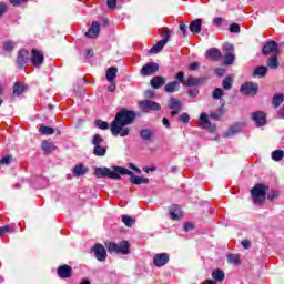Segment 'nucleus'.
Masks as SVG:
<instances>
[{
	"label": "nucleus",
	"instance_id": "nucleus-1",
	"mask_svg": "<svg viewBox=\"0 0 284 284\" xmlns=\"http://www.w3.org/2000/svg\"><path fill=\"white\" fill-rule=\"evenodd\" d=\"M136 119V113L134 111H130L126 109H121L113 122L111 123L110 130L113 136H128L130 134V129L125 128V125H132L134 120Z\"/></svg>",
	"mask_w": 284,
	"mask_h": 284
},
{
	"label": "nucleus",
	"instance_id": "nucleus-2",
	"mask_svg": "<svg viewBox=\"0 0 284 284\" xmlns=\"http://www.w3.org/2000/svg\"><path fill=\"white\" fill-rule=\"evenodd\" d=\"M94 174L98 179H103V178H108V179H121V174L125 175H132V171L123 168V166H113L112 169H108V168H97L94 171Z\"/></svg>",
	"mask_w": 284,
	"mask_h": 284
},
{
	"label": "nucleus",
	"instance_id": "nucleus-3",
	"mask_svg": "<svg viewBox=\"0 0 284 284\" xmlns=\"http://www.w3.org/2000/svg\"><path fill=\"white\" fill-rule=\"evenodd\" d=\"M270 186L264 184H255L251 190V195L253 199L254 205H263L265 203V197L267 196V191Z\"/></svg>",
	"mask_w": 284,
	"mask_h": 284
},
{
	"label": "nucleus",
	"instance_id": "nucleus-4",
	"mask_svg": "<svg viewBox=\"0 0 284 284\" xmlns=\"http://www.w3.org/2000/svg\"><path fill=\"white\" fill-rule=\"evenodd\" d=\"M105 245L110 254H123L124 256L130 254L131 245L130 242L125 240H123L119 244L114 242H108L105 243Z\"/></svg>",
	"mask_w": 284,
	"mask_h": 284
},
{
	"label": "nucleus",
	"instance_id": "nucleus-5",
	"mask_svg": "<svg viewBox=\"0 0 284 284\" xmlns=\"http://www.w3.org/2000/svg\"><path fill=\"white\" fill-rule=\"evenodd\" d=\"M240 91L246 97H256L258 92V84L254 82H245L241 85Z\"/></svg>",
	"mask_w": 284,
	"mask_h": 284
},
{
	"label": "nucleus",
	"instance_id": "nucleus-6",
	"mask_svg": "<svg viewBox=\"0 0 284 284\" xmlns=\"http://www.w3.org/2000/svg\"><path fill=\"white\" fill-rule=\"evenodd\" d=\"M156 72H159V63L148 62L142 67L140 74L141 77H152V74H156Z\"/></svg>",
	"mask_w": 284,
	"mask_h": 284
},
{
	"label": "nucleus",
	"instance_id": "nucleus-7",
	"mask_svg": "<svg viewBox=\"0 0 284 284\" xmlns=\"http://www.w3.org/2000/svg\"><path fill=\"white\" fill-rule=\"evenodd\" d=\"M44 61H45V58L43 57L42 51H39L38 49L31 50V63L34 68H41Z\"/></svg>",
	"mask_w": 284,
	"mask_h": 284
},
{
	"label": "nucleus",
	"instance_id": "nucleus-8",
	"mask_svg": "<svg viewBox=\"0 0 284 284\" xmlns=\"http://www.w3.org/2000/svg\"><path fill=\"white\" fill-rule=\"evenodd\" d=\"M91 251L94 253V256L97 261L103 262L105 258H108V251L105 250V246L101 243H97Z\"/></svg>",
	"mask_w": 284,
	"mask_h": 284
},
{
	"label": "nucleus",
	"instance_id": "nucleus-9",
	"mask_svg": "<svg viewBox=\"0 0 284 284\" xmlns=\"http://www.w3.org/2000/svg\"><path fill=\"white\" fill-rule=\"evenodd\" d=\"M224 65H234L235 57H234V45L225 44L224 45Z\"/></svg>",
	"mask_w": 284,
	"mask_h": 284
},
{
	"label": "nucleus",
	"instance_id": "nucleus-10",
	"mask_svg": "<svg viewBox=\"0 0 284 284\" xmlns=\"http://www.w3.org/2000/svg\"><path fill=\"white\" fill-rule=\"evenodd\" d=\"M30 61V51L26 49H21L18 51V57H17V65L18 68H26V63Z\"/></svg>",
	"mask_w": 284,
	"mask_h": 284
},
{
	"label": "nucleus",
	"instance_id": "nucleus-11",
	"mask_svg": "<svg viewBox=\"0 0 284 284\" xmlns=\"http://www.w3.org/2000/svg\"><path fill=\"white\" fill-rule=\"evenodd\" d=\"M139 106L142 110V112H150L151 110H154V111L161 110V104L151 100L141 101Z\"/></svg>",
	"mask_w": 284,
	"mask_h": 284
},
{
	"label": "nucleus",
	"instance_id": "nucleus-12",
	"mask_svg": "<svg viewBox=\"0 0 284 284\" xmlns=\"http://www.w3.org/2000/svg\"><path fill=\"white\" fill-rule=\"evenodd\" d=\"M262 54L265 57L270 54H278V43L276 41H268L265 43V45L262 48Z\"/></svg>",
	"mask_w": 284,
	"mask_h": 284
},
{
	"label": "nucleus",
	"instance_id": "nucleus-13",
	"mask_svg": "<svg viewBox=\"0 0 284 284\" xmlns=\"http://www.w3.org/2000/svg\"><path fill=\"white\" fill-rule=\"evenodd\" d=\"M153 263L156 267H163L170 263V255L168 253H159L153 257Z\"/></svg>",
	"mask_w": 284,
	"mask_h": 284
},
{
	"label": "nucleus",
	"instance_id": "nucleus-14",
	"mask_svg": "<svg viewBox=\"0 0 284 284\" xmlns=\"http://www.w3.org/2000/svg\"><path fill=\"white\" fill-rule=\"evenodd\" d=\"M101 32V24L99 22L93 21L88 32H85L87 39H97Z\"/></svg>",
	"mask_w": 284,
	"mask_h": 284
},
{
	"label": "nucleus",
	"instance_id": "nucleus-15",
	"mask_svg": "<svg viewBox=\"0 0 284 284\" xmlns=\"http://www.w3.org/2000/svg\"><path fill=\"white\" fill-rule=\"evenodd\" d=\"M252 120L256 123L257 128L267 123V115L263 111H255L252 113Z\"/></svg>",
	"mask_w": 284,
	"mask_h": 284
},
{
	"label": "nucleus",
	"instance_id": "nucleus-16",
	"mask_svg": "<svg viewBox=\"0 0 284 284\" xmlns=\"http://www.w3.org/2000/svg\"><path fill=\"white\" fill-rule=\"evenodd\" d=\"M57 274L60 278H70L72 276V266L63 264L58 267Z\"/></svg>",
	"mask_w": 284,
	"mask_h": 284
},
{
	"label": "nucleus",
	"instance_id": "nucleus-17",
	"mask_svg": "<svg viewBox=\"0 0 284 284\" xmlns=\"http://www.w3.org/2000/svg\"><path fill=\"white\" fill-rule=\"evenodd\" d=\"M169 108L170 110H173L171 112V116H175L176 114H179V112H181V108H182L181 100L176 98H171L169 100Z\"/></svg>",
	"mask_w": 284,
	"mask_h": 284
},
{
	"label": "nucleus",
	"instance_id": "nucleus-18",
	"mask_svg": "<svg viewBox=\"0 0 284 284\" xmlns=\"http://www.w3.org/2000/svg\"><path fill=\"white\" fill-rule=\"evenodd\" d=\"M150 85L153 90H159V88H163V85H165V78H163V75L153 77L150 80Z\"/></svg>",
	"mask_w": 284,
	"mask_h": 284
},
{
	"label": "nucleus",
	"instance_id": "nucleus-19",
	"mask_svg": "<svg viewBox=\"0 0 284 284\" xmlns=\"http://www.w3.org/2000/svg\"><path fill=\"white\" fill-rule=\"evenodd\" d=\"M169 37V36H168ZM168 37L166 39H162L158 41L151 49H150V54H159L168 45Z\"/></svg>",
	"mask_w": 284,
	"mask_h": 284
},
{
	"label": "nucleus",
	"instance_id": "nucleus-20",
	"mask_svg": "<svg viewBox=\"0 0 284 284\" xmlns=\"http://www.w3.org/2000/svg\"><path fill=\"white\" fill-rule=\"evenodd\" d=\"M202 28H203V20L201 19L193 20L190 24V31L193 34H201Z\"/></svg>",
	"mask_w": 284,
	"mask_h": 284
},
{
	"label": "nucleus",
	"instance_id": "nucleus-21",
	"mask_svg": "<svg viewBox=\"0 0 284 284\" xmlns=\"http://www.w3.org/2000/svg\"><path fill=\"white\" fill-rule=\"evenodd\" d=\"M130 182L133 184V185H148V183H150V179L148 178H141V176H138V175H134V173H132L130 175Z\"/></svg>",
	"mask_w": 284,
	"mask_h": 284
},
{
	"label": "nucleus",
	"instance_id": "nucleus-22",
	"mask_svg": "<svg viewBox=\"0 0 284 284\" xmlns=\"http://www.w3.org/2000/svg\"><path fill=\"white\" fill-rule=\"evenodd\" d=\"M170 214L173 221H179V219L183 216V212L181 211V207L179 205H172L170 207Z\"/></svg>",
	"mask_w": 284,
	"mask_h": 284
},
{
	"label": "nucleus",
	"instance_id": "nucleus-23",
	"mask_svg": "<svg viewBox=\"0 0 284 284\" xmlns=\"http://www.w3.org/2000/svg\"><path fill=\"white\" fill-rule=\"evenodd\" d=\"M26 90H28V87H26V84H23L21 82H16L13 85L14 97H21V94H23V92H26Z\"/></svg>",
	"mask_w": 284,
	"mask_h": 284
},
{
	"label": "nucleus",
	"instance_id": "nucleus-24",
	"mask_svg": "<svg viewBox=\"0 0 284 284\" xmlns=\"http://www.w3.org/2000/svg\"><path fill=\"white\" fill-rule=\"evenodd\" d=\"M267 68H271V70H277L278 68V54H274L270 57L266 61Z\"/></svg>",
	"mask_w": 284,
	"mask_h": 284
},
{
	"label": "nucleus",
	"instance_id": "nucleus-25",
	"mask_svg": "<svg viewBox=\"0 0 284 284\" xmlns=\"http://www.w3.org/2000/svg\"><path fill=\"white\" fill-rule=\"evenodd\" d=\"M116 72H119L116 67H111L106 70V81H109V83H114V79H116Z\"/></svg>",
	"mask_w": 284,
	"mask_h": 284
},
{
	"label": "nucleus",
	"instance_id": "nucleus-26",
	"mask_svg": "<svg viewBox=\"0 0 284 284\" xmlns=\"http://www.w3.org/2000/svg\"><path fill=\"white\" fill-rule=\"evenodd\" d=\"M179 88H181V84L179 83V81H173L168 83L164 87V90L165 92L173 93V92H179Z\"/></svg>",
	"mask_w": 284,
	"mask_h": 284
},
{
	"label": "nucleus",
	"instance_id": "nucleus-27",
	"mask_svg": "<svg viewBox=\"0 0 284 284\" xmlns=\"http://www.w3.org/2000/svg\"><path fill=\"white\" fill-rule=\"evenodd\" d=\"M207 57H210L211 61H219V59H221V57H223V54L221 53V51L219 49H210L206 52Z\"/></svg>",
	"mask_w": 284,
	"mask_h": 284
},
{
	"label": "nucleus",
	"instance_id": "nucleus-28",
	"mask_svg": "<svg viewBox=\"0 0 284 284\" xmlns=\"http://www.w3.org/2000/svg\"><path fill=\"white\" fill-rule=\"evenodd\" d=\"M88 173V168L83 164H78L73 169V175L75 176H83L84 174Z\"/></svg>",
	"mask_w": 284,
	"mask_h": 284
},
{
	"label": "nucleus",
	"instance_id": "nucleus-29",
	"mask_svg": "<svg viewBox=\"0 0 284 284\" xmlns=\"http://www.w3.org/2000/svg\"><path fill=\"white\" fill-rule=\"evenodd\" d=\"M212 278L221 283L225 281V273L221 268H216L212 272Z\"/></svg>",
	"mask_w": 284,
	"mask_h": 284
},
{
	"label": "nucleus",
	"instance_id": "nucleus-30",
	"mask_svg": "<svg viewBox=\"0 0 284 284\" xmlns=\"http://www.w3.org/2000/svg\"><path fill=\"white\" fill-rule=\"evenodd\" d=\"M41 148H42L43 152H47L48 154H50V152H54V150H57V145H54V143L49 142V141H43Z\"/></svg>",
	"mask_w": 284,
	"mask_h": 284
},
{
	"label": "nucleus",
	"instance_id": "nucleus-31",
	"mask_svg": "<svg viewBox=\"0 0 284 284\" xmlns=\"http://www.w3.org/2000/svg\"><path fill=\"white\" fill-rule=\"evenodd\" d=\"M207 125H212V123L210 122V119H207V113H201V115H200V128L202 130H205V128H207Z\"/></svg>",
	"mask_w": 284,
	"mask_h": 284
},
{
	"label": "nucleus",
	"instance_id": "nucleus-32",
	"mask_svg": "<svg viewBox=\"0 0 284 284\" xmlns=\"http://www.w3.org/2000/svg\"><path fill=\"white\" fill-rule=\"evenodd\" d=\"M283 101H284V94L277 93L273 97L272 104L274 105V108H280L281 103H283Z\"/></svg>",
	"mask_w": 284,
	"mask_h": 284
},
{
	"label": "nucleus",
	"instance_id": "nucleus-33",
	"mask_svg": "<svg viewBox=\"0 0 284 284\" xmlns=\"http://www.w3.org/2000/svg\"><path fill=\"white\" fill-rule=\"evenodd\" d=\"M140 136L143 139V141H150V139L154 136V132H152L150 129H144L140 132Z\"/></svg>",
	"mask_w": 284,
	"mask_h": 284
},
{
	"label": "nucleus",
	"instance_id": "nucleus-34",
	"mask_svg": "<svg viewBox=\"0 0 284 284\" xmlns=\"http://www.w3.org/2000/svg\"><path fill=\"white\" fill-rule=\"evenodd\" d=\"M122 223L126 225V227H132L134 223H136V219L130 216V215H122Z\"/></svg>",
	"mask_w": 284,
	"mask_h": 284
},
{
	"label": "nucleus",
	"instance_id": "nucleus-35",
	"mask_svg": "<svg viewBox=\"0 0 284 284\" xmlns=\"http://www.w3.org/2000/svg\"><path fill=\"white\" fill-rule=\"evenodd\" d=\"M273 161H283L284 158V151L283 150H275L271 154Z\"/></svg>",
	"mask_w": 284,
	"mask_h": 284
},
{
	"label": "nucleus",
	"instance_id": "nucleus-36",
	"mask_svg": "<svg viewBox=\"0 0 284 284\" xmlns=\"http://www.w3.org/2000/svg\"><path fill=\"white\" fill-rule=\"evenodd\" d=\"M39 132L44 134L45 136H50V134H54V129L52 126H40Z\"/></svg>",
	"mask_w": 284,
	"mask_h": 284
},
{
	"label": "nucleus",
	"instance_id": "nucleus-37",
	"mask_svg": "<svg viewBox=\"0 0 284 284\" xmlns=\"http://www.w3.org/2000/svg\"><path fill=\"white\" fill-rule=\"evenodd\" d=\"M227 262L232 263L233 265H239V263H241V257L239 254H229Z\"/></svg>",
	"mask_w": 284,
	"mask_h": 284
},
{
	"label": "nucleus",
	"instance_id": "nucleus-38",
	"mask_svg": "<svg viewBox=\"0 0 284 284\" xmlns=\"http://www.w3.org/2000/svg\"><path fill=\"white\" fill-rule=\"evenodd\" d=\"M255 77H265L267 74V67H257L253 73Z\"/></svg>",
	"mask_w": 284,
	"mask_h": 284
},
{
	"label": "nucleus",
	"instance_id": "nucleus-39",
	"mask_svg": "<svg viewBox=\"0 0 284 284\" xmlns=\"http://www.w3.org/2000/svg\"><path fill=\"white\" fill-rule=\"evenodd\" d=\"M232 75H227L223 82H222V87L224 90H232Z\"/></svg>",
	"mask_w": 284,
	"mask_h": 284
},
{
	"label": "nucleus",
	"instance_id": "nucleus-40",
	"mask_svg": "<svg viewBox=\"0 0 284 284\" xmlns=\"http://www.w3.org/2000/svg\"><path fill=\"white\" fill-rule=\"evenodd\" d=\"M158 34H161L162 37H164L163 39H168V41H170V38L172 37V31H170V29L168 28H162L159 29Z\"/></svg>",
	"mask_w": 284,
	"mask_h": 284
},
{
	"label": "nucleus",
	"instance_id": "nucleus-41",
	"mask_svg": "<svg viewBox=\"0 0 284 284\" xmlns=\"http://www.w3.org/2000/svg\"><path fill=\"white\" fill-rule=\"evenodd\" d=\"M105 152H106V149L101 145L94 146L93 149V154L95 156H105Z\"/></svg>",
	"mask_w": 284,
	"mask_h": 284
},
{
	"label": "nucleus",
	"instance_id": "nucleus-42",
	"mask_svg": "<svg viewBox=\"0 0 284 284\" xmlns=\"http://www.w3.org/2000/svg\"><path fill=\"white\" fill-rule=\"evenodd\" d=\"M199 83H201V81L197 78L190 75L185 82V85L191 88V85H199Z\"/></svg>",
	"mask_w": 284,
	"mask_h": 284
},
{
	"label": "nucleus",
	"instance_id": "nucleus-43",
	"mask_svg": "<svg viewBox=\"0 0 284 284\" xmlns=\"http://www.w3.org/2000/svg\"><path fill=\"white\" fill-rule=\"evenodd\" d=\"M95 125L100 130H108L110 128V124L108 122L103 121V120H97Z\"/></svg>",
	"mask_w": 284,
	"mask_h": 284
},
{
	"label": "nucleus",
	"instance_id": "nucleus-44",
	"mask_svg": "<svg viewBox=\"0 0 284 284\" xmlns=\"http://www.w3.org/2000/svg\"><path fill=\"white\" fill-rule=\"evenodd\" d=\"M3 50H6L7 52H12L14 50V42L12 41L4 42Z\"/></svg>",
	"mask_w": 284,
	"mask_h": 284
},
{
	"label": "nucleus",
	"instance_id": "nucleus-45",
	"mask_svg": "<svg viewBox=\"0 0 284 284\" xmlns=\"http://www.w3.org/2000/svg\"><path fill=\"white\" fill-rule=\"evenodd\" d=\"M92 143L94 145V148L101 145V143H103V138H101V135L97 134L93 136Z\"/></svg>",
	"mask_w": 284,
	"mask_h": 284
},
{
	"label": "nucleus",
	"instance_id": "nucleus-46",
	"mask_svg": "<svg viewBox=\"0 0 284 284\" xmlns=\"http://www.w3.org/2000/svg\"><path fill=\"white\" fill-rule=\"evenodd\" d=\"M12 155H7L0 160V165H10Z\"/></svg>",
	"mask_w": 284,
	"mask_h": 284
},
{
	"label": "nucleus",
	"instance_id": "nucleus-47",
	"mask_svg": "<svg viewBox=\"0 0 284 284\" xmlns=\"http://www.w3.org/2000/svg\"><path fill=\"white\" fill-rule=\"evenodd\" d=\"M223 97V89L216 88L213 91V99H221Z\"/></svg>",
	"mask_w": 284,
	"mask_h": 284
},
{
	"label": "nucleus",
	"instance_id": "nucleus-48",
	"mask_svg": "<svg viewBox=\"0 0 284 284\" xmlns=\"http://www.w3.org/2000/svg\"><path fill=\"white\" fill-rule=\"evenodd\" d=\"M267 199H268V201H274V199H278V191H271L267 194Z\"/></svg>",
	"mask_w": 284,
	"mask_h": 284
},
{
	"label": "nucleus",
	"instance_id": "nucleus-49",
	"mask_svg": "<svg viewBox=\"0 0 284 284\" xmlns=\"http://www.w3.org/2000/svg\"><path fill=\"white\" fill-rule=\"evenodd\" d=\"M230 32H241V27L239 26V23H232L230 27Z\"/></svg>",
	"mask_w": 284,
	"mask_h": 284
},
{
	"label": "nucleus",
	"instance_id": "nucleus-50",
	"mask_svg": "<svg viewBox=\"0 0 284 284\" xmlns=\"http://www.w3.org/2000/svg\"><path fill=\"white\" fill-rule=\"evenodd\" d=\"M180 121H182V123H190V114L187 113H182L180 115Z\"/></svg>",
	"mask_w": 284,
	"mask_h": 284
},
{
	"label": "nucleus",
	"instance_id": "nucleus-51",
	"mask_svg": "<svg viewBox=\"0 0 284 284\" xmlns=\"http://www.w3.org/2000/svg\"><path fill=\"white\" fill-rule=\"evenodd\" d=\"M180 30L184 37H187V26H185V23L183 22L180 23Z\"/></svg>",
	"mask_w": 284,
	"mask_h": 284
},
{
	"label": "nucleus",
	"instance_id": "nucleus-52",
	"mask_svg": "<svg viewBox=\"0 0 284 284\" xmlns=\"http://www.w3.org/2000/svg\"><path fill=\"white\" fill-rule=\"evenodd\" d=\"M242 246L244 250H250V247H252V242H250V240H243Z\"/></svg>",
	"mask_w": 284,
	"mask_h": 284
},
{
	"label": "nucleus",
	"instance_id": "nucleus-53",
	"mask_svg": "<svg viewBox=\"0 0 284 284\" xmlns=\"http://www.w3.org/2000/svg\"><path fill=\"white\" fill-rule=\"evenodd\" d=\"M108 8L114 10L116 8V0H108L106 1Z\"/></svg>",
	"mask_w": 284,
	"mask_h": 284
},
{
	"label": "nucleus",
	"instance_id": "nucleus-54",
	"mask_svg": "<svg viewBox=\"0 0 284 284\" xmlns=\"http://www.w3.org/2000/svg\"><path fill=\"white\" fill-rule=\"evenodd\" d=\"M201 68V64L199 62H193L189 65V70L196 71Z\"/></svg>",
	"mask_w": 284,
	"mask_h": 284
},
{
	"label": "nucleus",
	"instance_id": "nucleus-55",
	"mask_svg": "<svg viewBox=\"0 0 284 284\" xmlns=\"http://www.w3.org/2000/svg\"><path fill=\"white\" fill-rule=\"evenodd\" d=\"M236 132H239V130L236 129V126H231L229 129V131L226 132V136H232V134H236Z\"/></svg>",
	"mask_w": 284,
	"mask_h": 284
},
{
	"label": "nucleus",
	"instance_id": "nucleus-56",
	"mask_svg": "<svg viewBox=\"0 0 284 284\" xmlns=\"http://www.w3.org/2000/svg\"><path fill=\"white\" fill-rule=\"evenodd\" d=\"M7 11H8V7L4 3H1L0 4V18H2Z\"/></svg>",
	"mask_w": 284,
	"mask_h": 284
},
{
	"label": "nucleus",
	"instance_id": "nucleus-57",
	"mask_svg": "<svg viewBox=\"0 0 284 284\" xmlns=\"http://www.w3.org/2000/svg\"><path fill=\"white\" fill-rule=\"evenodd\" d=\"M8 232H10V226L0 227V236H3V234H8Z\"/></svg>",
	"mask_w": 284,
	"mask_h": 284
},
{
	"label": "nucleus",
	"instance_id": "nucleus-58",
	"mask_svg": "<svg viewBox=\"0 0 284 284\" xmlns=\"http://www.w3.org/2000/svg\"><path fill=\"white\" fill-rule=\"evenodd\" d=\"M12 6H21V3H26L28 0H9Z\"/></svg>",
	"mask_w": 284,
	"mask_h": 284
},
{
	"label": "nucleus",
	"instance_id": "nucleus-59",
	"mask_svg": "<svg viewBox=\"0 0 284 284\" xmlns=\"http://www.w3.org/2000/svg\"><path fill=\"white\" fill-rule=\"evenodd\" d=\"M183 77H185V73L183 72H178L176 75H175V79L178 81H180V83H183Z\"/></svg>",
	"mask_w": 284,
	"mask_h": 284
},
{
	"label": "nucleus",
	"instance_id": "nucleus-60",
	"mask_svg": "<svg viewBox=\"0 0 284 284\" xmlns=\"http://www.w3.org/2000/svg\"><path fill=\"white\" fill-rule=\"evenodd\" d=\"M214 26H221L223 23V18L217 17L213 20Z\"/></svg>",
	"mask_w": 284,
	"mask_h": 284
},
{
	"label": "nucleus",
	"instance_id": "nucleus-61",
	"mask_svg": "<svg viewBox=\"0 0 284 284\" xmlns=\"http://www.w3.org/2000/svg\"><path fill=\"white\" fill-rule=\"evenodd\" d=\"M210 116H211V119H214L215 121H219L221 119V113L211 112Z\"/></svg>",
	"mask_w": 284,
	"mask_h": 284
},
{
	"label": "nucleus",
	"instance_id": "nucleus-62",
	"mask_svg": "<svg viewBox=\"0 0 284 284\" xmlns=\"http://www.w3.org/2000/svg\"><path fill=\"white\" fill-rule=\"evenodd\" d=\"M85 57H87V59H92V57H94V50L89 49V50L87 51Z\"/></svg>",
	"mask_w": 284,
	"mask_h": 284
},
{
	"label": "nucleus",
	"instance_id": "nucleus-63",
	"mask_svg": "<svg viewBox=\"0 0 284 284\" xmlns=\"http://www.w3.org/2000/svg\"><path fill=\"white\" fill-rule=\"evenodd\" d=\"M215 74H217V77H223L225 74V69H216Z\"/></svg>",
	"mask_w": 284,
	"mask_h": 284
},
{
	"label": "nucleus",
	"instance_id": "nucleus-64",
	"mask_svg": "<svg viewBox=\"0 0 284 284\" xmlns=\"http://www.w3.org/2000/svg\"><path fill=\"white\" fill-rule=\"evenodd\" d=\"M202 284H216V281L213 280H206Z\"/></svg>",
	"mask_w": 284,
	"mask_h": 284
}]
</instances>
